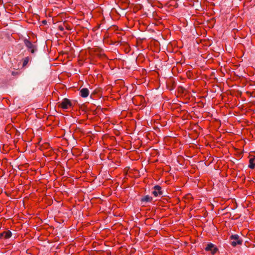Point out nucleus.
<instances>
[{
	"mask_svg": "<svg viewBox=\"0 0 255 255\" xmlns=\"http://www.w3.org/2000/svg\"><path fill=\"white\" fill-rule=\"evenodd\" d=\"M23 42L28 51L33 54L37 50V46L35 43H32L28 39L25 38Z\"/></svg>",
	"mask_w": 255,
	"mask_h": 255,
	"instance_id": "1",
	"label": "nucleus"
},
{
	"mask_svg": "<svg viewBox=\"0 0 255 255\" xmlns=\"http://www.w3.org/2000/svg\"><path fill=\"white\" fill-rule=\"evenodd\" d=\"M230 244L233 247H236L238 245H242L243 240L240 238L238 235H232L230 238Z\"/></svg>",
	"mask_w": 255,
	"mask_h": 255,
	"instance_id": "2",
	"label": "nucleus"
},
{
	"mask_svg": "<svg viewBox=\"0 0 255 255\" xmlns=\"http://www.w3.org/2000/svg\"><path fill=\"white\" fill-rule=\"evenodd\" d=\"M59 106L63 109H68L72 106V104L69 99L65 98L59 104Z\"/></svg>",
	"mask_w": 255,
	"mask_h": 255,
	"instance_id": "3",
	"label": "nucleus"
},
{
	"mask_svg": "<svg viewBox=\"0 0 255 255\" xmlns=\"http://www.w3.org/2000/svg\"><path fill=\"white\" fill-rule=\"evenodd\" d=\"M205 250L206 251H210L213 255H215L218 251V249L215 245L209 243L205 248Z\"/></svg>",
	"mask_w": 255,
	"mask_h": 255,
	"instance_id": "4",
	"label": "nucleus"
},
{
	"mask_svg": "<svg viewBox=\"0 0 255 255\" xmlns=\"http://www.w3.org/2000/svg\"><path fill=\"white\" fill-rule=\"evenodd\" d=\"M152 194L155 197L160 196L162 194L161 187L159 185H156L154 187V190L152 191Z\"/></svg>",
	"mask_w": 255,
	"mask_h": 255,
	"instance_id": "5",
	"label": "nucleus"
},
{
	"mask_svg": "<svg viewBox=\"0 0 255 255\" xmlns=\"http://www.w3.org/2000/svg\"><path fill=\"white\" fill-rule=\"evenodd\" d=\"M12 236V233L10 231H4L0 233V239H7L10 238Z\"/></svg>",
	"mask_w": 255,
	"mask_h": 255,
	"instance_id": "6",
	"label": "nucleus"
},
{
	"mask_svg": "<svg viewBox=\"0 0 255 255\" xmlns=\"http://www.w3.org/2000/svg\"><path fill=\"white\" fill-rule=\"evenodd\" d=\"M248 167L251 169H254L255 167V156H250L249 164Z\"/></svg>",
	"mask_w": 255,
	"mask_h": 255,
	"instance_id": "7",
	"label": "nucleus"
},
{
	"mask_svg": "<svg viewBox=\"0 0 255 255\" xmlns=\"http://www.w3.org/2000/svg\"><path fill=\"white\" fill-rule=\"evenodd\" d=\"M80 96L83 98H86L89 94V90L87 88H82L80 91Z\"/></svg>",
	"mask_w": 255,
	"mask_h": 255,
	"instance_id": "8",
	"label": "nucleus"
},
{
	"mask_svg": "<svg viewBox=\"0 0 255 255\" xmlns=\"http://www.w3.org/2000/svg\"><path fill=\"white\" fill-rule=\"evenodd\" d=\"M152 200V198L148 195H146L142 198L141 201L143 202H151Z\"/></svg>",
	"mask_w": 255,
	"mask_h": 255,
	"instance_id": "9",
	"label": "nucleus"
},
{
	"mask_svg": "<svg viewBox=\"0 0 255 255\" xmlns=\"http://www.w3.org/2000/svg\"><path fill=\"white\" fill-rule=\"evenodd\" d=\"M29 60H30V58L29 57H25L23 60V64H22L23 67L25 66L27 64V63H28Z\"/></svg>",
	"mask_w": 255,
	"mask_h": 255,
	"instance_id": "10",
	"label": "nucleus"
},
{
	"mask_svg": "<svg viewBox=\"0 0 255 255\" xmlns=\"http://www.w3.org/2000/svg\"><path fill=\"white\" fill-rule=\"evenodd\" d=\"M11 74L13 76H15V75H16L18 74V73L17 72H14V71H12L11 72Z\"/></svg>",
	"mask_w": 255,
	"mask_h": 255,
	"instance_id": "11",
	"label": "nucleus"
},
{
	"mask_svg": "<svg viewBox=\"0 0 255 255\" xmlns=\"http://www.w3.org/2000/svg\"><path fill=\"white\" fill-rule=\"evenodd\" d=\"M98 56L100 57H102L103 56H105V54L104 53H102L101 52H100Z\"/></svg>",
	"mask_w": 255,
	"mask_h": 255,
	"instance_id": "12",
	"label": "nucleus"
},
{
	"mask_svg": "<svg viewBox=\"0 0 255 255\" xmlns=\"http://www.w3.org/2000/svg\"><path fill=\"white\" fill-rule=\"evenodd\" d=\"M59 29H60V30H63V28L62 27H61V26H59Z\"/></svg>",
	"mask_w": 255,
	"mask_h": 255,
	"instance_id": "13",
	"label": "nucleus"
}]
</instances>
